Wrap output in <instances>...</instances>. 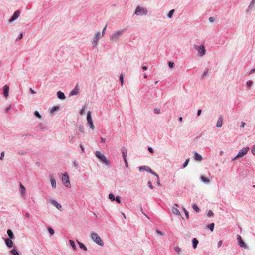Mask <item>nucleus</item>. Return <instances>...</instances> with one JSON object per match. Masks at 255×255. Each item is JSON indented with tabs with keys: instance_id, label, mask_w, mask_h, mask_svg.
Returning <instances> with one entry per match:
<instances>
[{
	"instance_id": "obj_2",
	"label": "nucleus",
	"mask_w": 255,
	"mask_h": 255,
	"mask_svg": "<svg viewBox=\"0 0 255 255\" xmlns=\"http://www.w3.org/2000/svg\"><path fill=\"white\" fill-rule=\"evenodd\" d=\"M124 29L118 30L113 33L110 36V40L113 41H117L119 40L120 36L123 34Z\"/></svg>"
},
{
	"instance_id": "obj_46",
	"label": "nucleus",
	"mask_w": 255,
	"mask_h": 255,
	"mask_svg": "<svg viewBox=\"0 0 255 255\" xmlns=\"http://www.w3.org/2000/svg\"><path fill=\"white\" fill-rule=\"evenodd\" d=\"M183 210L184 212V213L185 214V216L187 219L189 218V213L186 210V209L184 207H183Z\"/></svg>"
},
{
	"instance_id": "obj_29",
	"label": "nucleus",
	"mask_w": 255,
	"mask_h": 255,
	"mask_svg": "<svg viewBox=\"0 0 255 255\" xmlns=\"http://www.w3.org/2000/svg\"><path fill=\"white\" fill-rule=\"evenodd\" d=\"M200 179L204 183L208 184L210 182V180L204 176H201Z\"/></svg>"
},
{
	"instance_id": "obj_7",
	"label": "nucleus",
	"mask_w": 255,
	"mask_h": 255,
	"mask_svg": "<svg viewBox=\"0 0 255 255\" xmlns=\"http://www.w3.org/2000/svg\"><path fill=\"white\" fill-rule=\"evenodd\" d=\"M62 181L63 184L67 187H70L71 184L69 181L68 175L67 173L62 174Z\"/></svg>"
},
{
	"instance_id": "obj_33",
	"label": "nucleus",
	"mask_w": 255,
	"mask_h": 255,
	"mask_svg": "<svg viewBox=\"0 0 255 255\" xmlns=\"http://www.w3.org/2000/svg\"><path fill=\"white\" fill-rule=\"evenodd\" d=\"M148 172L156 176L158 181H159V178L158 174H157L154 171H152L150 168V169H149V170L148 171Z\"/></svg>"
},
{
	"instance_id": "obj_15",
	"label": "nucleus",
	"mask_w": 255,
	"mask_h": 255,
	"mask_svg": "<svg viewBox=\"0 0 255 255\" xmlns=\"http://www.w3.org/2000/svg\"><path fill=\"white\" fill-rule=\"evenodd\" d=\"M57 96L58 97V98L60 100H63L65 99L66 97L65 96V94H64L63 92H62V91H58L57 92Z\"/></svg>"
},
{
	"instance_id": "obj_61",
	"label": "nucleus",
	"mask_w": 255,
	"mask_h": 255,
	"mask_svg": "<svg viewBox=\"0 0 255 255\" xmlns=\"http://www.w3.org/2000/svg\"><path fill=\"white\" fill-rule=\"evenodd\" d=\"M74 141H74L73 137H69V142L70 143H73V142H74Z\"/></svg>"
},
{
	"instance_id": "obj_4",
	"label": "nucleus",
	"mask_w": 255,
	"mask_h": 255,
	"mask_svg": "<svg viewBox=\"0 0 255 255\" xmlns=\"http://www.w3.org/2000/svg\"><path fill=\"white\" fill-rule=\"evenodd\" d=\"M147 10L144 7H141L139 6H137L135 9L134 14L137 16H143L147 14Z\"/></svg>"
},
{
	"instance_id": "obj_51",
	"label": "nucleus",
	"mask_w": 255,
	"mask_h": 255,
	"mask_svg": "<svg viewBox=\"0 0 255 255\" xmlns=\"http://www.w3.org/2000/svg\"><path fill=\"white\" fill-rule=\"evenodd\" d=\"M147 185L148 186V187L150 188V189H153V185H152V183L150 181H149L148 182H147Z\"/></svg>"
},
{
	"instance_id": "obj_14",
	"label": "nucleus",
	"mask_w": 255,
	"mask_h": 255,
	"mask_svg": "<svg viewBox=\"0 0 255 255\" xmlns=\"http://www.w3.org/2000/svg\"><path fill=\"white\" fill-rule=\"evenodd\" d=\"M9 90V88L8 86H7V85H5L3 86V95L4 96V97H6L8 96Z\"/></svg>"
},
{
	"instance_id": "obj_27",
	"label": "nucleus",
	"mask_w": 255,
	"mask_h": 255,
	"mask_svg": "<svg viewBox=\"0 0 255 255\" xmlns=\"http://www.w3.org/2000/svg\"><path fill=\"white\" fill-rule=\"evenodd\" d=\"M61 107L59 105L53 106L50 110V112H55L56 111L60 110Z\"/></svg>"
},
{
	"instance_id": "obj_22",
	"label": "nucleus",
	"mask_w": 255,
	"mask_h": 255,
	"mask_svg": "<svg viewBox=\"0 0 255 255\" xmlns=\"http://www.w3.org/2000/svg\"><path fill=\"white\" fill-rule=\"evenodd\" d=\"M192 242L193 248L194 249H196L197 248L198 244L199 243L198 240L196 238H194L192 239Z\"/></svg>"
},
{
	"instance_id": "obj_41",
	"label": "nucleus",
	"mask_w": 255,
	"mask_h": 255,
	"mask_svg": "<svg viewBox=\"0 0 255 255\" xmlns=\"http://www.w3.org/2000/svg\"><path fill=\"white\" fill-rule=\"evenodd\" d=\"M168 66L170 68H172L175 66V64L174 62L172 61H169L168 62Z\"/></svg>"
},
{
	"instance_id": "obj_57",
	"label": "nucleus",
	"mask_w": 255,
	"mask_h": 255,
	"mask_svg": "<svg viewBox=\"0 0 255 255\" xmlns=\"http://www.w3.org/2000/svg\"><path fill=\"white\" fill-rule=\"evenodd\" d=\"M209 20V21L210 22H213L215 20V19L214 17H210L208 19Z\"/></svg>"
},
{
	"instance_id": "obj_8",
	"label": "nucleus",
	"mask_w": 255,
	"mask_h": 255,
	"mask_svg": "<svg viewBox=\"0 0 255 255\" xmlns=\"http://www.w3.org/2000/svg\"><path fill=\"white\" fill-rule=\"evenodd\" d=\"M21 11L20 10H17L13 14L11 17L9 19L8 22L9 23H12L15 20H16L20 16Z\"/></svg>"
},
{
	"instance_id": "obj_63",
	"label": "nucleus",
	"mask_w": 255,
	"mask_h": 255,
	"mask_svg": "<svg viewBox=\"0 0 255 255\" xmlns=\"http://www.w3.org/2000/svg\"><path fill=\"white\" fill-rule=\"evenodd\" d=\"M222 244V241L220 240L218 242V247L219 248Z\"/></svg>"
},
{
	"instance_id": "obj_19",
	"label": "nucleus",
	"mask_w": 255,
	"mask_h": 255,
	"mask_svg": "<svg viewBox=\"0 0 255 255\" xmlns=\"http://www.w3.org/2000/svg\"><path fill=\"white\" fill-rule=\"evenodd\" d=\"M20 193H21V194L22 195V196H25V193H26V189H25V187L21 183L20 184Z\"/></svg>"
},
{
	"instance_id": "obj_25",
	"label": "nucleus",
	"mask_w": 255,
	"mask_h": 255,
	"mask_svg": "<svg viewBox=\"0 0 255 255\" xmlns=\"http://www.w3.org/2000/svg\"><path fill=\"white\" fill-rule=\"evenodd\" d=\"M172 211L173 213L176 215H181L179 210L175 207H173L172 208Z\"/></svg>"
},
{
	"instance_id": "obj_37",
	"label": "nucleus",
	"mask_w": 255,
	"mask_h": 255,
	"mask_svg": "<svg viewBox=\"0 0 255 255\" xmlns=\"http://www.w3.org/2000/svg\"><path fill=\"white\" fill-rule=\"evenodd\" d=\"M108 197H109V199L111 201H115V197L114 196V195L112 193H110L108 195Z\"/></svg>"
},
{
	"instance_id": "obj_64",
	"label": "nucleus",
	"mask_w": 255,
	"mask_h": 255,
	"mask_svg": "<svg viewBox=\"0 0 255 255\" xmlns=\"http://www.w3.org/2000/svg\"><path fill=\"white\" fill-rule=\"evenodd\" d=\"M101 142L102 143H104L106 141V139L105 138H103V137L100 138Z\"/></svg>"
},
{
	"instance_id": "obj_54",
	"label": "nucleus",
	"mask_w": 255,
	"mask_h": 255,
	"mask_svg": "<svg viewBox=\"0 0 255 255\" xmlns=\"http://www.w3.org/2000/svg\"><path fill=\"white\" fill-rule=\"evenodd\" d=\"M23 33H21L19 35V36H18V37L16 38V40H20V39H22V37H23Z\"/></svg>"
},
{
	"instance_id": "obj_23",
	"label": "nucleus",
	"mask_w": 255,
	"mask_h": 255,
	"mask_svg": "<svg viewBox=\"0 0 255 255\" xmlns=\"http://www.w3.org/2000/svg\"><path fill=\"white\" fill-rule=\"evenodd\" d=\"M121 151H122L123 158L124 159V158H127V153H128L127 149H126L125 148L123 147L121 149Z\"/></svg>"
},
{
	"instance_id": "obj_21",
	"label": "nucleus",
	"mask_w": 255,
	"mask_h": 255,
	"mask_svg": "<svg viewBox=\"0 0 255 255\" xmlns=\"http://www.w3.org/2000/svg\"><path fill=\"white\" fill-rule=\"evenodd\" d=\"M255 1L252 0L250 2L249 5L248 6V9L246 10L247 12H248L250 9H252L255 6Z\"/></svg>"
},
{
	"instance_id": "obj_44",
	"label": "nucleus",
	"mask_w": 255,
	"mask_h": 255,
	"mask_svg": "<svg viewBox=\"0 0 255 255\" xmlns=\"http://www.w3.org/2000/svg\"><path fill=\"white\" fill-rule=\"evenodd\" d=\"M48 230L49 231V234L51 235H53L54 234V230L51 228V227H49L48 228Z\"/></svg>"
},
{
	"instance_id": "obj_40",
	"label": "nucleus",
	"mask_w": 255,
	"mask_h": 255,
	"mask_svg": "<svg viewBox=\"0 0 255 255\" xmlns=\"http://www.w3.org/2000/svg\"><path fill=\"white\" fill-rule=\"evenodd\" d=\"M174 250L178 254H180L181 253V249L178 246L175 247Z\"/></svg>"
},
{
	"instance_id": "obj_32",
	"label": "nucleus",
	"mask_w": 255,
	"mask_h": 255,
	"mask_svg": "<svg viewBox=\"0 0 255 255\" xmlns=\"http://www.w3.org/2000/svg\"><path fill=\"white\" fill-rule=\"evenodd\" d=\"M174 12H175V10L174 9H172V10H170L169 12L168 13L167 15L168 18H171L172 17V16H173V14Z\"/></svg>"
},
{
	"instance_id": "obj_58",
	"label": "nucleus",
	"mask_w": 255,
	"mask_h": 255,
	"mask_svg": "<svg viewBox=\"0 0 255 255\" xmlns=\"http://www.w3.org/2000/svg\"><path fill=\"white\" fill-rule=\"evenodd\" d=\"M73 165L75 167H76V168H77L78 167V163L76 161H74V162H73Z\"/></svg>"
},
{
	"instance_id": "obj_35",
	"label": "nucleus",
	"mask_w": 255,
	"mask_h": 255,
	"mask_svg": "<svg viewBox=\"0 0 255 255\" xmlns=\"http://www.w3.org/2000/svg\"><path fill=\"white\" fill-rule=\"evenodd\" d=\"M14 106H13V107H12L11 105H10L9 106L7 107L5 110V112H9V111L11 109H12V110H16V111H18V109H15L14 108Z\"/></svg>"
},
{
	"instance_id": "obj_18",
	"label": "nucleus",
	"mask_w": 255,
	"mask_h": 255,
	"mask_svg": "<svg viewBox=\"0 0 255 255\" xmlns=\"http://www.w3.org/2000/svg\"><path fill=\"white\" fill-rule=\"evenodd\" d=\"M79 112H90L89 108L88 107V104H85Z\"/></svg>"
},
{
	"instance_id": "obj_43",
	"label": "nucleus",
	"mask_w": 255,
	"mask_h": 255,
	"mask_svg": "<svg viewBox=\"0 0 255 255\" xmlns=\"http://www.w3.org/2000/svg\"><path fill=\"white\" fill-rule=\"evenodd\" d=\"M69 243L71 245V247L73 249H75V248H76L75 244V242L73 240H69Z\"/></svg>"
},
{
	"instance_id": "obj_48",
	"label": "nucleus",
	"mask_w": 255,
	"mask_h": 255,
	"mask_svg": "<svg viewBox=\"0 0 255 255\" xmlns=\"http://www.w3.org/2000/svg\"><path fill=\"white\" fill-rule=\"evenodd\" d=\"M115 201H116L117 203H118L119 204L121 203V199L119 196L116 197L115 199Z\"/></svg>"
},
{
	"instance_id": "obj_39",
	"label": "nucleus",
	"mask_w": 255,
	"mask_h": 255,
	"mask_svg": "<svg viewBox=\"0 0 255 255\" xmlns=\"http://www.w3.org/2000/svg\"><path fill=\"white\" fill-rule=\"evenodd\" d=\"M253 83V82L252 80H248L246 82V85L249 88H250L252 86Z\"/></svg>"
},
{
	"instance_id": "obj_60",
	"label": "nucleus",
	"mask_w": 255,
	"mask_h": 255,
	"mask_svg": "<svg viewBox=\"0 0 255 255\" xmlns=\"http://www.w3.org/2000/svg\"><path fill=\"white\" fill-rule=\"evenodd\" d=\"M148 150L150 153H153V152H154V150H153V148H152V147H149L148 148Z\"/></svg>"
},
{
	"instance_id": "obj_5",
	"label": "nucleus",
	"mask_w": 255,
	"mask_h": 255,
	"mask_svg": "<svg viewBox=\"0 0 255 255\" xmlns=\"http://www.w3.org/2000/svg\"><path fill=\"white\" fill-rule=\"evenodd\" d=\"M194 49L198 51V56L199 57H202L205 54L206 49L203 45H194Z\"/></svg>"
},
{
	"instance_id": "obj_30",
	"label": "nucleus",
	"mask_w": 255,
	"mask_h": 255,
	"mask_svg": "<svg viewBox=\"0 0 255 255\" xmlns=\"http://www.w3.org/2000/svg\"><path fill=\"white\" fill-rule=\"evenodd\" d=\"M150 169V167L147 166H142L139 167V171H148Z\"/></svg>"
},
{
	"instance_id": "obj_20",
	"label": "nucleus",
	"mask_w": 255,
	"mask_h": 255,
	"mask_svg": "<svg viewBox=\"0 0 255 255\" xmlns=\"http://www.w3.org/2000/svg\"><path fill=\"white\" fill-rule=\"evenodd\" d=\"M202 156L198 154L197 152L194 153V159L196 161H201L202 160Z\"/></svg>"
},
{
	"instance_id": "obj_38",
	"label": "nucleus",
	"mask_w": 255,
	"mask_h": 255,
	"mask_svg": "<svg viewBox=\"0 0 255 255\" xmlns=\"http://www.w3.org/2000/svg\"><path fill=\"white\" fill-rule=\"evenodd\" d=\"M11 253H12L13 255H19L18 252L17 250L13 249L10 251Z\"/></svg>"
},
{
	"instance_id": "obj_3",
	"label": "nucleus",
	"mask_w": 255,
	"mask_h": 255,
	"mask_svg": "<svg viewBox=\"0 0 255 255\" xmlns=\"http://www.w3.org/2000/svg\"><path fill=\"white\" fill-rule=\"evenodd\" d=\"M91 238L97 244L101 246H104V242L97 233L95 232L91 233Z\"/></svg>"
},
{
	"instance_id": "obj_11",
	"label": "nucleus",
	"mask_w": 255,
	"mask_h": 255,
	"mask_svg": "<svg viewBox=\"0 0 255 255\" xmlns=\"http://www.w3.org/2000/svg\"><path fill=\"white\" fill-rule=\"evenodd\" d=\"M101 34L100 32H97L96 33L95 36L93 39L92 42V45L93 47H96L97 45V41L100 38Z\"/></svg>"
},
{
	"instance_id": "obj_6",
	"label": "nucleus",
	"mask_w": 255,
	"mask_h": 255,
	"mask_svg": "<svg viewBox=\"0 0 255 255\" xmlns=\"http://www.w3.org/2000/svg\"><path fill=\"white\" fill-rule=\"evenodd\" d=\"M249 149V148L248 147L242 148L238 152L237 155L232 159V160H235L238 159V158L241 157L243 156L244 155H246Z\"/></svg>"
},
{
	"instance_id": "obj_47",
	"label": "nucleus",
	"mask_w": 255,
	"mask_h": 255,
	"mask_svg": "<svg viewBox=\"0 0 255 255\" xmlns=\"http://www.w3.org/2000/svg\"><path fill=\"white\" fill-rule=\"evenodd\" d=\"M119 80L121 83V84L123 85L124 82V76L123 74H121L119 77Z\"/></svg>"
},
{
	"instance_id": "obj_34",
	"label": "nucleus",
	"mask_w": 255,
	"mask_h": 255,
	"mask_svg": "<svg viewBox=\"0 0 255 255\" xmlns=\"http://www.w3.org/2000/svg\"><path fill=\"white\" fill-rule=\"evenodd\" d=\"M215 224L214 223L208 224L207 226V228L211 231H213L214 228Z\"/></svg>"
},
{
	"instance_id": "obj_56",
	"label": "nucleus",
	"mask_w": 255,
	"mask_h": 255,
	"mask_svg": "<svg viewBox=\"0 0 255 255\" xmlns=\"http://www.w3.org/2000/svg\"><path fill=\"white\" fill-rule=\"evenodd\" d=\"M34 113V116L36 117H37L38 118H41V116L40 115V113Z\"/></svg>"
},
{
	"instance_id": "obj_16",
	"label": "nucleus",
	"mask_w": 255,
	"mask_h": 255,
	"mask_svg": "<svg viewBox=\"0 0 255 255\" xmlns=\"http://www.w3.org/2000/svg\"><path fill=\"white\" fill-rule=\"evenodd\" d=\"M223 118L222 116H220L217 122L216 123V127L217 128H220L223 125Z\"/></svg>"
},
{
	"instance_id": "obj_55",
	"label": "nucleus",
	"mask_w": 255,
	"mask_h": 255,
	"mask_svg": "<svg viewBox=\"0 0 255 255\" xmlns=\"http://www.w3.org/2000/svg\"><path fill=\"white\" fill-rule=\"evenodd\" d=\"M124 161L125 163L126 167L128 168V161H127V158H124Z\"/></svg>"
},
{
	"instance_id": "obj_10",
	"label": "nucleus",
	"mask_w": 255,
	"mask_h": 255,
	"mask_svg": "<svg viewBox=\"0 0 255 255\" xmlns=\"http://www.w3.org/2000/svg\"><path fill=\"white\" fill-rule=\"evenodd\" d=\"M237 239L238 242V244L241 247L244 248L245 249L248 248V246L245 243V242L243 241V240H242V237L240 235H237Z\"/></svg>"
},
{
	"instance_id": "obj_17",
	"label": "nucleus",
	"mask_w": 255,
	"mask_h": 255,
	"mask_svg": "<svg viewBox=\"0 0 255 255\" xmlns=\"http://www.w3.org/2000/svg\"><path fill=\"white\" fill-rule=\"evenodd\" d=\"M12 239L6 238L5 240V242L6 246L9 248H11L13 246V243L11 240Z\"/></svg>"
},
{
	"instance_id": "obj_50",
	"label": "nucleus",
	"mask_w": 255,
	"mask_h": 255,
	"mask_svg": "<svg viewBox=\"0 0 255 255\" xmlns=\"http://www.w3.org/2000/svg\"><path fill=\"white\" fill-rule=\"evenodd\" d=\"M251 151L252 154L255 156V144L252 147Z\"/></svg>"
},
{
	"instance_id": "obj_49",
	"label": "nucleus",
	"mask_w": 255,
	"mask_h": 255,
	"mask_svg": "<svg viewBox=\"0 0 255 255\" xmlns=\"http://www.w3.org/2000/svg\"><path fill=\"white\" fill-rule=\"evenodd\" d=\"M214 215V213L213 212L211 211V210H209L208 213H207V216L208 217H212Z\"/></svg>"
},
{
	"instance_id": "obj_52",
	"label": "nucleus",
	"mask_w": 255,
	"mask_h": 255,
	"mask_svg": "<svg viewBox=\"0 0 255 255\" xmlns=\"http://www.w3.org/2000/svg\"><path fill=\"white\" fill-rule=\"evenodd\" d=\"M4 152L2 151L1 152V155H0V159L1 160H3V158H4Z\"/></svg>"
},
{
	"instance_id": "obj_62",
	"label": "nucleus",
	"mask_w": 255,
	"mask_h": 255,
	"mask_svg": "<svg viewBox=\"0 0 255 255\" xmlns=\"http://www.w3.org/2000/svg\"><path fill=\"white\" fill-rule=\"evenodd\" d=\"M107 28V25H106L104 28H103V30H102V35L103 36L105 34V31L106 30V29Z\"/></svg>"
},
{
	"instance_id": "obj_31",
	"label": "nucleus",
	"mask_w": 255,
	"mask_h": 255,
	"mask_svg": "<svg viewBox=\"0 0 255 255\" xmlns=\"http://www.w3.org/2000/svg\"><path fill=\"white\" fill-rule=\"evenodd\" d=\"M38 128L41 130H44L46 129V126L44 124L40 123L38 125Z\"/></svg>"
},
{
	"instance_id": "obj_45",
	"label": "nucleus",
	"mask_w": 255,
	"mask_h": 255,
	"mask_svg": "<svg viewBox=\"0 0 255 255\" xmlns=\"http://www.w3.org/2000/svg\"><path fill=\"white\" fill-rule=\"evenodd\" d=\"M208 74V70H205L202 74V78L203 79L205 76Z\"/></svg>"
},
{
	"instance_id": "obj_42",
	"label": "nucleus",
	"mask_w": 255,
	"mask_h": 255,
	"mask_svg": "<svg viewBox=\"0 0 255 255\" xmlns=\"http://www.w3.org/2000/svg\"><path fill=\"white\" fill-rule=\"evenodd\" d=\"M189 162V158H188V159H187L185 160V162L183 163V166H183V168H184L186 167H187V165H188V164Z\"/></svg>"
},
{
	"instance_id": "obj_1",
	"label": "nucleus",
	"mask_w": 255,
	"mask_h": 255,
	"mask_svg": "<svg viewBox=\"0 0 255 255\" xmlns=\"http://www.w3.org/2000/svg\"><path fill=\"white\" fill-rule=\"evenodd\" d=\"M95 155L102 162L104 163L107 166H110V163L107 157L100 151H96Z\"/></svg>"
},
{
	"instance_id": "obj_24",
	"label": "nucleus",
	"mask_w": 255,
	"mask_h": 255,
	"mask_svg": "<svg viewBox=\"0 0 255 255\" xmlns=\"http://www.w3.org/2000/svg\"><path fill=\"white\" fill-rule=\"evenodd\" d=\"M7 233L8 236H9V239H13L14 238V235L13 233V232L11 230L8 229L7 231Z\"/></svg>"
},
{
	"instance_id": "obj_26",
	"label": "nucleus",
	"mask_w": 255,
	"mask_h": 255,
	"mask_svg": "<svg viewBox=\"0 0 255 255\" xmlns=\"http://www.w3.org/2000/svg\"><path fill=\"white\" fill-rule=\"evenodd\" d=\"M78 93V90L77 88L73 89L69 93V96H74L76 95Z\"/></svg>"
},
{
	"instance_id": "obj_13",
	"label": "nucleus",
	"mask_w": 255,
	"mask_h": 255,
	"mask_svg": "<svg viewBox=\"0 0 255 255\" xmlns=\"http://www.w3.org/2000/svg\"><path fill=\"white\" fill-rule=\"evenodd\" d=\"M49 179L50 180V182H51L52 187L54 189L56 188V180H55L53 175L52 174H49Z\"/></svg>"
},
{
	"instance_id": "obj_28",
	"label": "nucleus",
	"mask_w": 255,
	"mask_h": 255,
	"mask_svg": "<svg viewBox=\"0 0 255 255\" xmlns=\"http://www.w3.org/2000/svg\"><path fill=\"white\" fill-rule=\"evenodd\" d=\"M77 243L79 245V247L84 250V251H87V247L84 245V244L81 242H79L78 241H77Z\"/></svg>"
},
{
	"instance_id": "obj_59",
	"label": "nucleus",
	"mask_w": 255,
	"mask_h": 255,
	"mask_svg": "<svg viewBox=\"0 0 255 255\" xmlns=\"http://www.w3.org/2000/svg\"><path fill=\"white\" fill-rule=\"evenodd\" d=\"M80 147L81 148L82 152L83 153H85V148H84V146L82 144H80Z\"/></svg>"
},
{
	"instance_id": "obj_36",
	"label": "nucleus",
	"mask_w": 255,
	"mask_h": 255,
	"mask_svg": "<svg viewBox=\"0 0 255 255\" xmlns=\"http://www.w3.org/2000/svg\"><path fill=\"white\" fill-rule=\"evenodd\" d=\"M192 208L194 209V210L196 212H199L200 211L199 208L198 207V206L196 204H193Z\"/></svg>"
},
{
	"instance_id": "obj_9",
	"label": "nucleus",
	"mask_w": 255,
	"mask_h": 255,
	"mask_svg": "<svg viewBox=\"0 0 255 255\" xmlns=\"http://www.w3.org/2000/svg\"><path fill=\"white\" fill-rule=\"evenodd\" d=\"M91 114V113H87V120L88 124L90 128L91 129L93 130L95 128H94V126L93 125V120L92 119Z\"/></svg>"
},
{
	"instance_id": "obj_53",
	"label": "nucleus",
	"mask_w": 255,
	"mask_h": 255,
	"mask_svg": "<svg viewBox=\"0 0 255 255\" xmlns=\"http://www.w3.org/2000/svg\"><path fill=\"white\" fill-rule=\"evenodd\" d=\"M156 233L160 235V236H163V233L160 230H156Z\"/></svg>"
},
{
	"instance_id": "obj_12",
	"label": "nucleus",
	"mask_w": 255,
	"mask_h": 255,
	"mask_svg": "<svg viewBox=\"0 0 255 255\" xmlns=\"http://www.w3.org/2000/svg\"><path fill=\"white\" fill-rule=\"evenodd\" d=\"M50 203L53 204L56 208H57L60 211L61 210L62 206L61 204L58 203L57 201L53 199H50Z\"/></svg>"
}]
</instances>
